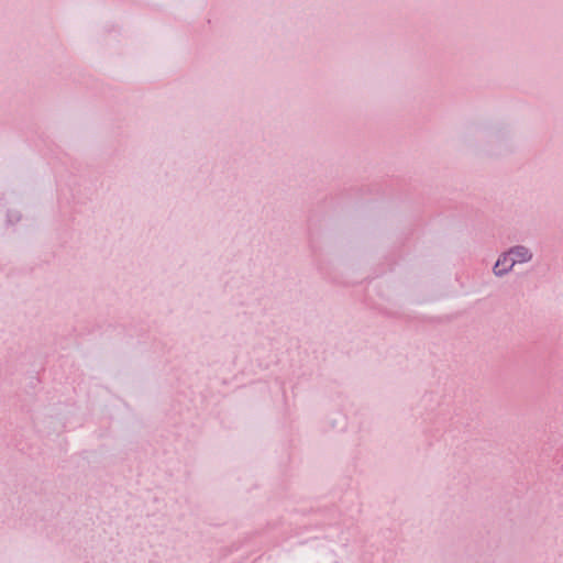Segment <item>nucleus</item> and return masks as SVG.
<instances>
[{"label": "nucleus", "instance_id": "nucleus-2", "mask_svg": "<svg viewBox=\"0 0 563 563\" xmlns=\"http://www.w3.org/2000/svg\"><path fill=\"white\" fill-rule=\"evenodd\" d=\"M510 256L516 258V263H523L531 258L530 252L522 246H517L512 249L510 252Z\"/></svg>", "mask_w": 563, "mask_h": 563}, {"label": "nucleus", "instance_id": "nucleus-1", "mask_svg": "<svg viewBox=\"0 0 563 563\" xmlns=\"http://www.w3.org/2000/svg\"><path fill=\"white\" fill-rule=\"evenodd\" d=\"M515 264L516 258L510 256V253H507L497 261L494 267V273L495 275L500 276L511 269Z\"/></svg>", "mask_w": 563, "mask_h": 563}]
</instances>
